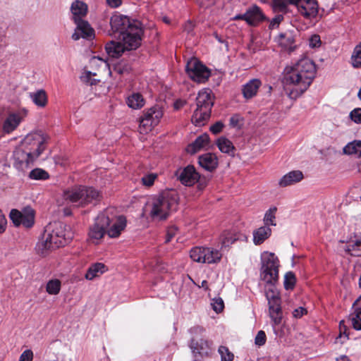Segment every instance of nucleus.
I'll list each match as a JSON object with an SVG mask.
<instances>
[{
    "mask_svg": "<svg viewBox=\"0 0 361 361\" xmlns=\"http://www.w3.org/2000/svg\"><path fill=\"white\" fill-rule=\"evenodd\" d=\"M283 84L291 99L300 97L310 87L316 75V66L312 60L303 57L284 69Z\"/></svg>",
    "mask_w": 361,
    "mask_h": 361,
    "instance_id": "f257e3e1",
    "label": "nucleus"
},
{
    "mask_svg": "<svg viewBox=\"0 0 361 361\" xmlns=\"http://www.w3.org/2000/svg\"><path fill=\"white\" fill-rule=\"evenodd\" d=\"M177 200L175 192H166L150 197L143 209L144 214L153 221L166 219L176 209Z\"/></svg>",
    "mask_w": 361,
    "mask_h": 361,
    "instance_id": "f03ea898",
    "label": "nucleus"
},
{
    "mask_svg": "<svg viewBox=\"0 0 361 361\" xmlns=\"http://www.w3.org/2000/svg\"><path fill=\"white\" fill-rule=\"evenodd\" d=\"M66 200L77 207H84L100 200V192L92 187L78 186L66 190L63 193Z\"/></svg>",
    "mask_w": 361,
    "mask_h": 361,
    "instance_id": "7ed1b4c3",
    "label": "nucleus"
},
{
    "mask_svg": "<svg viewBox=\"0 0 361 361\" xmlns=\"http://www.w3.org/2000/svg\"><path fill=\"white\" fill-rule=\"evenodd\" d=\"M197 108L192 116V122L197 126L204 125L209 118L213 99L212 91L209 89H202L196 98Z\"/></svg>",
    "mask_w": 361,
    "mask_h": 361,
    "instance_id": "20e7f679",
    "label": "nucleus"
},
{
    "mask_svg": "<svg viewBox=\"0 0 361 361\" xmlns=\"http://www.w3.org/2000/svg\"><path fill=\"white\" fill-rule=\"evenodd\" d=\"M279 260L274 253L267 251L261 255L260 279L266 285L276 284L279 280Z\"/></svg>",
    "mask_w": 361,
    "mask_h": 361,
    "instance_id": "39448f33",
    "label": "nucleus"
},
{
    "mask_svg": "<svg viewBox=\"0 0 361 361\" xmlns=\"http://www.w3.org/2000/svg\"><path fill=\"white\" fill-rule=\"evenodd\" d=\"M47 139L48 137L41 131L32 132L22 140L20 145L36 160L44 151Z\"/></svg>",
    "mask_w": 361,
    "mask_h": 361,
    "instance_id": "423d86ee",
    "label": "nucleus"
},
{
    "mask_svg": "<svg viewBox=\"0 0 361 361\" xmlns=\"http://www.w3.org/2000/svg\"><path fill=\"white\" fill-rule=\"evenodd\" d=\"M191 259L195 262L204 264H217L222 257L221 252L214 247H195L190 252Z\"/></svg>",
    "mask_w": 361,
    "mask_h": 361,
    "instance_id": "0eeeda50",
    "label": "nucleus"
},
{
    "mask_svg": "<svg viewBox=\"0 0 361 361\" xmlns=\"http://www.w3.org/2000/svg\"><path fill=\"white\" fill-rule=\"evenodd\" d=\"M163 116V111L160 107L155 106L143 112L140 118L138 131L140 134H147L157 126Z\"/></svg>",
    "mask_w": 361,
    "mask_h": 361,
    "instance_id": "6e6552de",
    "label": "nucleus"
},
{
    "mask_svg": "<svg viewBox=\"0 0 361 361\" xmlns=\"http://www.w3.org/2000/svg\"><path fill=\"white\" fill-rule=\"evenodd\" d=\"M109 211L99 214L94 224L90 228L88 233L89 240L94 244H99L106 233V228L111 224L108 216Z\"/></svg>",
    "mask_w": 361,
    "mask_h": 361,
    "instance_id": "1a4fd4ad",
    "label": "nucleus"
},
{
    "mask_svg": "<svg viewBox=\"0 0 361 361\" xmlns=\"http://www.w3.org/2000/svg\"><path fill=\"white\" fill-rule=\"evenodd\" d=\"M185 70L192 80L200 83L207 81L210 75L209 70L195 58L188 61Z\"/></svg>",
    "mask_w": 361,
    "mask_h": 361,
    "instance_id": "9d476101",
    "label": "nucleus"
},
{
    "mask_svg": "<svg viewBox=\"0 0 361 361\" xmlns=\"http://www.w3.org/2000/svg\"><path fill=\"white\" fill-rule=\"evenodd\" d=\"M9 217L15 226H20L30 228L35 224V211L31 207H25L22 211L11 209Z\"/></svg>",
    "mask_w": 361,
    "mask_h": 361,
    "instance_id": "9b49d317",
    "label": "nucleus"
},
{
    "mask_svg": "<svg viewBox=\"0 0 361 361\" xmlns=\"http://www.w3.org/2000/svg\"><path fill=\"white\" fill-rule=\"evenodd\" d=\"M27 116V110L25 109L8 113L2 123L1 129L3 133L5 134L13 133L18 128Z\"/></svg>",
    "mask_w": 361,
    "mask_h": 361,
    "instance_id": "f8f14e48",
    "label": "nucleus"
},
{
    "mask_svg": "<svg viewBox=\"0 0 361 361\" xmlns=\"http://www.w3.org/2000/svg\"><path fill=\"white\" fill-rule=\"evenodd\" d=\"M61 246V245H58V239L49 226L47 227L42 238L37 244L36 250L39 254L45 256L49 251Z\"/></svg>",
    "mask_w": 361,
    "mask_h": 361,
    "instance_id": "ddd939ff",
    "label": "nucleus"
},
{
    "mask_svg": "<svg viewBox=\"0 0 361 361\" xmlns=\"http://www.w3.org/2000/svg\"><path fill=\"white\" fill-rule=\"evenodd\" d=\"M142 30L140 25H134L130 31L123 32L120 39L126 50L136 49L141 44Z\"/></svg>",
    "mask_w": 361,
    "mask_h": 361,
    "instance_id": "4468645a",
    "label": "nucleus"
},
{
    "mask_svg": "<svg viewBox=\"0 0 361 361\" xmlns=\"http://www.w3.org/2000/svg\"><path fill=\"white\" fill-rule=\"evenodd\" d=\"M110 25L111 30L114 32H119L121 36L123 32L130 31V28H132L133 26L140 24L138 21L131 20L126 16L116 13L111 16Z\"/></svg>",
    "mask_w": 361,
    "mask_h": 361,
    "instance_id": "2eb2a0df",
    "label": "nucleus"
},
{
    "mask_svg": "<svg viewBox=\"0 0 361 361\" xmlns=\"http://www.w3.org/2000/svg\"><path fill=\"white\" fill-rule=\"evenodd\" d=\"M265 16L261 8L257 5L249 7L243 14H238L232 18L233 20H243L250 26H257L265 20Z\"/></svg>",
    "mask_w": 361,
    "mask_h": 361,
    "instance_id": "dca6fc26",
    "label": "nucleus"
},
{
    "mask_svg": "<svg viewBox=\"0 0 361 361\" xmlns=\"http://www.w3.org/2000/svg\"><path fill=\"white\" fill-rule=\"evenodd\" d=\"M13 166L18 171H25L30 168L35 159L20 145H18L13 152Z\"/></svg>",
    "mask_w": 361,
    "mask_h": 361,
    "instance_id": "f3484780",
    "label": "nucleus"
},
{
    "mask_svg": "<svg viewBox=\"0 0 361 361\" xmlns=\"http://www.w3.org/2000/svg\"><path fill=\"white\" fill-rule=\"evenodd\" d=\"M298 13L306 20H312L318 14L319 6L316 0H296Z\"/></svg>",
    "mask_w": 361,
    "mask_h": 361,
    "instance_id": "a211bd4d",
    "label": "nucleus"
},
{
    "mask_svg": "<svg viewBox=\"0 0 361 361\" xmlns=\"http://www.w3.org/2000/svg\"><path fill=\"white\" fill-rule=\"evenodd\" d=\"M49 226L58 239V245L64 246L73 237L70 227L61 222H54L53 224H49Z\"/></svg>",
    "mask_w": 361,
    "mask_h": 361,
    "instance_id": "6ab92c4d",
    "label": "nucleus"
},
{
    "mask_svg": "<svg viewBox=\"0 0 361 361\" xmlns=\"http://www.w3.org/2000/svg\"><path fill=\"white\" fill-rule=\"evenodd\" d=\"M76 28L72 35L73 40H78L80 38L91 39L94 37V31L87 21L84 20H76Z\"/></svg>",
    "mask_w": 361,
    "mask_h": 361,
    "instance_id": "aec40b11",
    "label": "nucleus"
},
{
    "mask_svg": "<svg viewBox=\"0 0 361 361\" xmlns=\"http://www.w3.org/2000/svg\"><path fill=\"white\" fill-rule=\"evenodd\" d=\"M179 180L185 185L191 186L200 178L199 173L192 166H188L180 171Z\"/></svg>",
    "mask_w": 361,
    "mask_h": 361,
    "instance_id": "412c9836",
    "label": "nucleus"
},
{
    "mask_svg": "<svg viewBox=\"0 0 361 361\" xmlns=\"http://www.w3.org/2000/svg\"><path fill=\"white\" fill-rule=\"evenodd\" d=\"M190 347L195 354H199L200 356L208 355L212 349V343L207 340L201 338L198 341L192 340Z\"/></svg>",
    "mask_w": 361,
    "mask_h": 361,
    "instance_id": "4be33fe9",
    "label": "nucleus"
},
{
    "mask_svg": "<svg viewBox=\"0 0 361 361\" xmlns=\"http://www.w3.org/2000/svg\"><path fill=\"white\" fill-rule=\"evenodd\" d=\"M106 231L110 238H118L126 226V219L123 216H118L112 220V224Z\"/></svg>",
    "mask_w": 361,
    "mask_h": 361,
    "instance_id": "5701e85b",
    "label": "nucleus"
},
{
    "mask_svg": "<svg viewBox=\"0 0 361 361\" xmlns=\"http://www.w3.org/2000/svg\"><path fill=\"white\" fill-rule=\"evenodd\" d=\"M303 178L302 171L298 170L292 171L281 177L279 181V185L281 188L288 187L300 182Z\"/></svg>",
    "mask_w": 361,
    "mask_h": 361,
    "instance_id": "b1692460",
    "label": "nucleus"
},
{
    "mask_svg": "<svg viewBox=\"0 0 361 361\" xmlns=\"http://www.w3.org/2000/svg\"><path fill=\"white\" fill-rule=\"evenodd\" d=\"M71 10L74 22L80 20L87 13V5L82 1L75 0L72 3Z\"/></svg>",
    "mask_w": 361,
    "mask_h": 361,
    "instance_id": "393cba45",
    "label": "nucleus"
},
{
    "mask_svg": "<svg viewBox=\"0 0 361 361\" xmlns=\"http://www.w3.org/2000/svg\"><path fill=\"white\" fill-rule=\"evenodd\" d=\"M198 162L203 169L209 171L216 169L218 165L216 156L212 153H207L200 156Z\"/></svg>",
    "mask_w": 361,
    "mask_h": 361,
    "instance_id": "a878e982",
    "label": "nucleus"
},
{
    "mask_svg": "<svg viewBox=\"0 0 361 361\" xmlns=\"http://www.w3.org/2000/svg\"><path fill=\"white\" fill-rule=\"evenodd\" d=\"M209 137L206 133L197 137L196 140L187 147L188 152L195 154L201 149L206 148L209 146Z\"/></svg>",
    "mask_w": 361,
    "mask_h": 361,
    "instance_id": "bb28decb",
    "label": "nucleus"
},
{
    "mask_svg": "<svg viewBox=\"0 0 361 361\" xmlns=\"http://www.w3.org/2000/svg\"><path fill=\"white\" fill-rule=\"evenodd\" d=\"M262 82L258 79H252L247 82L243 87V94L245 99H250L255 97L261 86Z\"/></svg>",
    "mask_w": 361,
    "mask_h": 361,
    "instance_id": "cd10ccee",
    "label": "nucleus"
},
{
    "mask_svg": "<svg viewBox=\"0 0 361 361\" xmlns=\"http://www.w3.org/2000/svg\"><path fill=\"white\" fill-rule=\"evenodd\" d=\"M107 271V268L104 264L97 262L92 264L87 269L85 278L88 281H92L94 279L100 276L102 274Z\"/></svg>",
    "mask_w": 361,
    "mask_h": 361,
    "instance_id": "c85d7f7f",
    "label": "nucleus"
},
{
    "mask_svg": "<svg viewBox=\"0 0 361 361\" xmlns=\"http://www.w3.org/2000/svg\"><path fill=\"white\" fill-rule=\"evenodd\" d=\"M253 243L256 245H261L271 235V229L269 226H261L253 231Z\"/></svg>",
    "mask_w": 361,
    "mask_h": 361,
    "instance_id": "c756f323",
    "label": "nucleus"
},
{
    "mask_svg": "<svg viewBox=\"0 0 361 361\" xmlns=\"http://www.w3.org/2000/svg\"><path fill=\"white\" fill-rule=\"evenodd\" d=\"M105 49L109 56L114 58L120 56L126 50L122 42L115 41H111L107 43Z\"/></svg>",
    "mask_w": 361,
    "mask_h": 361,
    "instance_id": "7c9ffc66",
    "label": "nucleus"
},
{
    "mask_svg": "<svg viewBox=\"0 0 361 361\" xmlns=\"http://www.w3.org/2000/svg\"><path fill=\"white\" fill-rule=\"evenodd\" d=\"M265 296L268 305L276 302H281L280 293L275 284H268L264 286Z\"/></svg>",
    "mask_w": 361,
    "mask_h": 361,
    "instance_id": "2f4dec72",
    "label": "nucleus"
},
{
    "mask_svg": "<svg viewBox=\"0 0 361 361\" xmlns=\"http://www.w3.org/2000/svg\"><path fill=\"white\" fill-rule=\"evenodd\" d=\"M29 96L32 102L38 107L44 108L47 106L48 98L44 90H38L35 92H30Z\"/></svg>",
    "mask_w": 361,
    "mask_h": 361,
    "instance_id": "473e14b6",
    "label": "nucleus"
},
{
    "mask_svg": "<svg viewBox=\"0 0 361 361\" xmlns=\"http://www.w3.org/2000/svg\"><path fill=\"white\" fill-rule=\"evenodd\" d=\"M126 103L133 109H140L145 106V100L141 94L134 92L127 97Z\"/></svg>",
    "mask_w": 361,
    "mask_h": 361,
    "instance_id": "72a5a7b5",
    "label": "nucleus"
},
{
    "mask_svg": "<svg viewBox=\"0 0 361 361\" xmlns=\"http://www.w3.org/2000/svg\"><path fill=\"white\" fill-rule=\"evenodd\" d=\"M343 153L349 155H356L357 157H361V141L354 140L349 142L343 147Z\"/></svg>",
    "mask_w": 361,
    "mask_h": 361,
    "instance_id": "f704fd0d",
    "label": "nucleus"
},
{
    "mask_svg": "<svg viewBox=\"0 0 361 361\" xmlns=\"http://www.w3.org/2000/svg\"><path fill=\"white\" fill-rule=\"evenodd\" d=\"M97 72L96 70L89 71L85 69L82 73L80 76V79L82 82L86 83L90 85H96L98 82L100 81L99 78H97Z\"/></svg>",
    "mask_w": 361,
    "mask_h": 361,
    "instance_id": "c9c22d12",
    "label": "nucleus"
},
{
    "mask_svg": "<svg viewBox=\"0 0 361 361\" xmlns=\"http://www.w3.org/2000/svg\"><path fill=\"white\" fill-rule=\"evenodd\" d=\"M216 145L219 149L223 153H233L235 149L233 143L225 137H220L217 139Z\"/></svg>",
    "mask_w": 361,
    "mask_h": 361,
    "instance_id": "e433bc0d",
    "label": "nucleus"
},
{
    "mask_svg": "<svg viewBox=\"0 0 361 361\" xmlns=\"http://www.w3.org/2000/svg\"><path fill=\"white\" fill-rule=\"evenodd\" d=\"M296 0H273L272 8L276 12L286 13L289 5L295 6Z\"/></svg>",
    "mask_w": 361,
    "mask_h": 361,
    "instance_id": "4c0bfd02",
    "label": "nucleus"
},
{
    "mask_svg": "<svg viewBox=\"0 0 361 361\" xmlns=\"http://www.w3.org/2000/svg\"><path fill=\"white\" fill-rule=\"evenodd\" d=\"M46 291L49 295H56L61 289V281L58 279H50L46 284Z\"/></svg>",
    "mask_w": 361,
    "mask_h": 361,
    "instance_id": "58836bf2",
    "label": "nucleus"
},
{
    "mask_svg": "<svg viewBox=\"0 0 361 361\" xmlns=\"http://www.w3.org/2000/svg\"><path fill=\"white\" fill-rule=\"evenodd\" d=\"M350 63L353 68H361V42L353 49L350 57Z\"/></svg>",
    "mask_w": 361,
    "mask_h": 361,
    "instance_id": "ea45409f",
    "label": "nucleus"
},
{
    "mask_svg": "<svg viewBox=\"0 0 361 361\" xmlns=\"http://www.w3.org/2000/svg\"><path fill=\"white\" fill-rule=\"evenodd\" d=\"M355 330H361V307H356L348 319Z\"/></svg>",
    "mask_w": 361,
    "mask_h": 361,
    "instance_id": "a19ab883",
    "label": "nucleus"
},
{
    "mask_svg": "<svg viewBox=\"0 0 361 361\" xmlns=\"http://www.w3.org/2000/svg\"><path fill=\"white\" fill-rule=\"evenodd\" d=\"M277 211V208L276 207H272L269 208L265 213L264 216V226H275L276 224V212Z\"/></svg>",
    "mask_w": 361,
    "mask_h": 361,
    "instance_id": "79ce46f5",
    "label": "nucleus"
},
{
    "mask_svg": "<svg viewBox=\"0 0 361 361\" xmlns=\"http://www.w3.org/2000/svg\"><path fill=\"white\" fill-rule=\"evenodd\" d=\"M345 250L353 256L361 255V241L356 240L346 245Z\"/></svg>",
    "mask_w": 361,
    "mask_h": 361,
    "instance_id": "37998d69",
    "label": "nucleus"
},
{
    "mask_svg": "<svg viewBox=\"0 0 361 361\" xmlns=\"http://www.w3.org/2000/svg\"><path fill=\"white\" fill-rule=\"evenodd\" d=\"M236 238L229 231H224L219 237L221 247H226L235 241Z\"/></svg>",
    "mask_w": 361,
    "mask_h": 361,
    "instance_id": "c03bdc74",
    "label": "nucleus"
},
{
    "mask_svg": "<svg viewBox=\"0 0 361 361\" xmlns=\"http://www.w3.org/2000/svg\"><path fill=\"white\" fill-rule=\"evenodd\" d=\"M130 70V66L126 61H123L115 64L114 68V73L121 75L128 74Z\"/></svg>",
    "mask_w": 361,
    "mask_h": 361,
    "instance_id": "a18cd8bd",
    "label": "nucleus"
},
{
    "mask_svg": "<svg viewBox=\"0 0 361 361\" xmlns=\"http://www.w3.org/2000/svg\"><path fill=\"white\" fill-rule=\"evenodd\" d=\"M29 177L33 180H46L49 176L45 170L37 168L30 171Z\"/></svg>",
    "mask_w": 361,
    "mask_h": 361,
    "instance_id": "49530a36",
    "label": "nucleus"
},
{
    "mask_svg": "<svg viewBox=\"0 0 361 361\" xmlns=\"http://www.w3.org/2000/svg\"><path fill=\"white\" fill-rule=\"evenodd\" d=\"M278 42L282 47L288 49H292V45L294 40L290 35L287 36L286 34H280L279 35Z\"/></svg>",
    "mask_w": 361,
    "mask_h": 361,
    "instance_id": "de8ad7c7",
    "label": "nucleus"
},
{
    "mask_svg": "<svg viewBox=\"0 0 361 361\" xmlns=\"http://www.w3.org/2000/svg\"><path fill=\"white\" fill-rule=\"evenodd\" d=\"M296 282L295 276L293 272L288 271L284 277V288L286 290L293 288Z\"/></svg>",
    "mask_w": 361,
    "mask_h": 361,
    "instance_id": "09e8293b",
    "label": "nucleus"
},
{
    "mask_svg": "<svg viewBox=\"0 0 361 361\" xmlns=\"http://www.w3.org/2000/svg\"><path fill=\"white\" fill-rule=\"evenodd\" d=\"M219 353L221 355V361H233L234 355L226 346H220L219 348Z\"/></svg>",
    "mask_w": 361,
    "mask_h": 361,
    "instance_id": "8fccbe9b",
    "label": "nucleus"
},
{
    "mask_svg": "<svg viewBox=\"0 0 361 361\" xmlns=\"http://www.w3.org/2000/svg\"><path fill=\"white\" fill-rule=\"evenodd\" d=\"M211 305L212 307V309L216 312H221L224 307V303L222 298L218 297L214 298L212 299V301L211 302Z\"/></svg>",
    "mask_w": 361,
    "mask_h": 361,
    "instance_id": "3c124183",
    "label": "nucleus"
},
{
    "mask_svg": "<svg viewBox=\"0 0 361 361\" xmlns=\"http://www.w3.org/2000/svg\"><path fill=\"white\" fill-rule=\"evenodd\" d=\"M157 178V173H152L146 174L141 178V182L144 185H145L147 187H150L154 184Z\"/></svg>",
    "mask_w": 361,
    "mask_h": 361,
    "instance_id": "603ef678",
    "label": "nucleus"
},
{
    "mask_svg": "<svg viewBox=\"0 0 361 361\" xmlns=\"http://www.w3.org/2000/svg\"><path fill=\"white\" fill-rule=\"evenodd\" d=\"M350 119L357 124H361V108H355L350 111Z\"/></svg>",
    "mask_w": 361,
    "mask_h": 361,
    "instance_id": "864d4df0",
    "label": "nucleus"
},
{
    "mask_svg": "<svg viewBox=\"0 0 361 361\" xmlns=\"http://www.w3.org/2000/svg\"><path fill=\"white\" fill-rule=\"evenodd\" d=\"M90 66L91 68L96 67L99 68L102 66H106V64L104 61L99 57H93L90 61Z\"/></svg>",
    "mask_w": 361,
    "mask_h": 361,
    "instance_id": "5fc2aeb1",
    "label": "nucleus"
},
{
    "mask_svg": "<svg viewBox=\"0 0 361 361\" xmlns=\"http://www.w3.org/2000/svg\"><path fill=\"white\" fill-rule=\"evenodd\" d=\"M33 357V352L30 349H27L20 355L19 361H32Z\"/></svg>",
    "mask_w": 361,
    "mask_h": 361,
    "instance_id": "6e6d98bb",
    "label": "nucleus"
},
{
    "mask_svg": "<svg viewBox=\"0 0 361 361\" xmlns=\"http://www.w3.org/2000/svg\"><path fill=\"white\" fill-rule=\"evenodd\" d=\"M266 338L267 337L264 331H259L255 337V343L257 345H263L266 342Z\"/></svg>",
    "mask_w": 361,
    "mask_h": 361,
    "instance_id": "4d7b16f0",
    "label": "nucleus"
},
{
    "mask_svg": "<svg viewBox=\"0 0 361 361\" xmlns=\"http://www.w3.org/2000/svg\"><path fill=\"white\" fill-rule=\"evenodd\" d=\"M269 314L274 326L279 325L281 323L283 314L273 313L272 312H269Z\"/></svg>",
    "mask_w": 361,
    "mask_h": 361,
    "instance_id": "13d9d810",
    "label": "nucleus"
},
{
    "mask_svg": "<svg viewBox=\"0 0 361 361\" xmlns=\"http://www.w3.org/2000/svg\"><path fill=\"white\" fill-rule=\"evenodd\" d=\"M321 44L320 37L317 35H312L309 42V45L312 48L319 47Z\"/></svg>",
    "mask_w": 361,
    "mask_h": 361,
    "instance_id": "bf43d9fd",
    "label": "nucleus"
},
{
    "mask_svg": "<svg viewBox=\"0 0 361 361\" xmlns=\"http://www.w3.org/2000/svg\"><path fill=\"white\" fill-rule=\"evenodd\" d=\"M178 231V228L175 226L169 227L166 232V242L168 243L175 236Z\"/></svg>",
    "mask_w": 361,
    "mask_h": 361,
    "instance_id": "052dcab7",
    "label": "nucleus"
},
{
    "mask_svg": "<svg viewBox=\"0 0 361 361\" xmlns=\"http://www.w3.org/2000/svg\"><path fill=\"white\" fill-rule=\"evenodd\" d=\"M283 17L282 15H278L275 18H274L269 24L270 29H274L279 26L281 22L283 20Z\"/></svg>",
    "mask_w": 361,
    "mask_h": 361,
    "instance_id": "680f3d73",
    "label": "nucleus"
},
{
    "mask_svg": "<svg viewBox=\"0 0 361 361\" xmlns=\"http://www.w3.org/2000/svg\"><path fill=\"white\" fill-rule=\"evenodd\" d=\"M281 303V302H276V303L268 305H269V312H272L273 313L283 314Z\"/></svg>",
    "mask_w": 361,
    "mask_h": 361,
    "instance_id": "e2e57ef3",
    "label": "nucleus"
},
{
    "mask_svg": "<svg viewBox=\"0 0 361 361\" xmlns=\"http://www.w3.org/2000/svg\"><path fill=\"white\" fill-rule=\"evenodd\" d=\"M224 124L221 122L219 121L210 127V130L214 134H217L222 130Z\"/></svg>",
    "mask_w": 361,
    "mask_h": 361,
    "instance_id": "0e129e2a",
    "label": "nucleus"
},
{
    "mask_svg": "<svg viewBox=\"0 0 361 361\" xmlns=\"http://www.w3.org/2000/svg\"><path fill=\"white\" fill-rule=\"evenodd\" d=\"M7 224L6 219L3 214L2 211L0 209V233H4L6 230Z\"/></svg>",
    "mask_w": 361,
    "mask_h": 361,
    "instance_id": "69168bd1",
    "label": "nucleus"
},
{
    "mask_svg": "<svg viewBox=\"0 0 361 361\" xmlns=\"http://www.w3.org/2000/svg\"><path fill=\"white\" fill-rule=\"evenodd\" d=\"M307 314V310L305 308L300 307L293 312V317L295 318H300L304 314Z\"/></svg>",
    "mask_w": 361,
    "mask_h": 361,
    "instance_id": "338daca9",
    "label": "nucleus"
},
{
    "mask_svg": "<svg viewBox=\"0 0 361 361\" xmlns=\"http://www.w3.org/2000/svg\"><path fill=\"white\" fill-rule=\"evenodd\" d=\"M107 4L111 8H118L122 4V0H106Z\"/></svg>",
    "mask_w": 361,
    "mask_h": 361,
    "instance_id": "774afa93",
    "label": "nucleus"
}]
</instances>
